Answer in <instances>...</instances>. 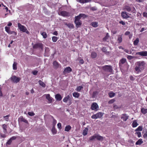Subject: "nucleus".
Masks as SVG:
<instances>
[{"mask_svg":"<svg viewBox=\"0 0 147 147\" xmlns=\"http://www.w3.org/2000/svg\"><path fill=\"white\" fill-rule=\"evenodd\" d=\"M145 65V63L143 61L137 62L135 68L136 71L138 73L141 72V70L144 69Z\"/></svg>","mask_w":147,"mask_h":147,"instance_id":"1","label":"nucleus"},{"mask_svg":"<svg viewBox=\"0 0 147 147\" xmlns=\"http://www.w3.org/2000/svg\"><path fill=\"white\" fill-rule=\"evenodd\" d=\"M95 139L98 140H103V138L102 136H101L98 134H94V136H91L89 138V140L90 141H92Z\"/></svg>","mask_w":147,"mask_h":147,"instance_id":"2","label":"nucleus"},{"mask_svg":"<svg viewBox=\"0 0 147 147\" xmlns=\"http://www.w3.org/2000/svg\"><path fill=\"white\" fill-rule=\"evenodd\" d=\"M102 68L103 70L106 72L111 73L113 71L112 67L111 65H105L102 67Z\"/></svg>","mask_w":147,"mask_h":147,"instance_id":"3","label":"nucleus"},{"mask_svg":"<svg viewBox=\"0 0 147 147\" xmlns=\"http://www.w3.org/2000/svg\"><path fill=\"white\" fill-rule=\"evenodd\" d=\"M10 79L11 81L12 82L17 83L19 82L21 78L20 77H18L15 76H13L10 78Z\"/></svg>","mask_w":147,"mask_h":147,"instance_id":"4","label":"nucleus"},{"mask_svg":"<svg viewBox=\"0 0 147 147\" xmlns=\"http://www.w3.org/2000/svg\"><path fill=\"white\" fill-rule=\"evenodd\" d=\"M90 109L92 110L97 111L98 110V105L96 103L93 102L91 105Z\"/></svg>","mask_w":147,"mask_h":147,"instance_id":"5","label":"nucleus"},{"mask_svg":"<svg viewBox=\"0 0 147 147\" xmlns=\"http://www.w3.org/2000/svg\"><path fill=\"white\" fill-rule=\"evenodd\" d=\"M103 115V114L101 112H99L96 114L92 116L91 118L93 119H97L98 118L101 117Z\"/></svg>","mask_w":147,"mask_h":147,"instance_id":"6","label":"nucleus"},{"mask_svg":"<svg viewBox=\"0 0 147 147\" xmlns=\"http://www.w3.org/2000/svg\"><path fill=\"white\" fill-rule=\"evenodd\" d=\"M124 9L128 12L131 11L134 13L135 11V9L134 7H133L131 9V8L128 5L125 6L124 7Z\"/></svg>","mask_w":147,"mask_h":147,"instance_id":"7","label":"nucleus"},{"mask_svg":"<svg viewBox=\"0 0 147 147\" xmlns=\"http://www.w3.org/2000/svg\"><path fill=\"white\" fill-rule=\"evenodd\" d=\"M43 45L42 43H37L35 44L33 46L34 49H36L38 48L40 49H42L43 48Z\"/></svg>","mask_w":147,"mask_h":147,"instance_id":"8","label":"nucleus"},{"mask_svg":"<svg viewBox=\"0 0 147 147\" xmlns=\"http://www.w3.org/2000/svg\"><path fill=\"white\" fill-rule=\"evenodd\" d=\"M44 95L45 96L46 98L48 100V103H52L54 101L53 98L50 96L49 94H45Z\"/></svg>","mask_w":147,"mask_h":147,"instance_id":"9","label":"nucleus"},{"mask_svg":"<svg viewBox=\"0 0 147 147\" xmlns=\"http://www.w3.org/2000/svg\"><path fill=\"white\" fill-rule=\"evenodd\" d=\"M63 101L65 102H67L68 101H69V105H70L72 103L71 100L70 99V96L69 95H67V96L65 97L63 99Z\"/></svg>","mask_w":147,"mask_h":147,"instance_id":"10","label":"nucleus"},{"mask_svg":"<svg viewBox=\"0 0 147 147\" xmlns=\"http://www.w3.org/2000/svg\"><path fill=\"white\" fill-rule=\"evenodd\" d=\"M136 55L142 56H147V51H142L137 52L136 53Z\"/></svg>","mask_w":147,"mask_h":147,"instance_id":"11","label":"nucleus"},{"mask_svg":"<svg viewBox=\"0 0 147 147\" xmlns=\"http://www.w3.org/2000/svg\"><path fill=\"white\" fill-rule=\"evenodd\" d=\"M86 17V15L85 14L83 13H81L79 15L76 16L75 17V20H78V21L80 20L81 18H84Z\"/></svg>","mask_w":147,"mask_h":147,"instance_id":"12","label":"nucleus"},{"mask_svg":"<svg viewBox=\"0 0 147 147\" xmlns=\"http://www.w3.org/2000/svg\"><path fill=\"white\" fill-rule=\"evenodd\" d=\"M5 31L9 34H13L15 35H17V33L14 31H11L10 30V28H5Z\"/></svg>","mask_w":147,"mask_h":147,"instance_id":"13","label":"nucleus"},{"mask_svg":"<svg viewBox=\"0 0 147 147\" xmlns=\"http://www.w3.org/2000/svg\"><path fill=\"white\" fill-rule=\"evenodd\" d=\"M129 117L126 114H124L122 115L121 118L122 119L123 121H125L128 119Z\"/></svg>","mask_w":147,"mask_h":147,"instance_id":"14","label":"nucleus"},{"mask_svg":"<svg viewBox=\"0 0 147 147\" xmlns=\"http://www.w3.org/2000/svg\"><path fill=\"white\" fill-rule=\"evenodd\" d=\"M50 49L48 47H46L45 50V56L48 57L49 56L50 53H49Z\"/></svg>","mask_w":147,"mask_h":147,"instance_id":"15","label":"nucleus"},{"mask_svg":"<svg viewBox=\"0 0 147 147\" xmlns=\"http://www.w3.org/2000/svg\"><path fill=\"white\" fill-rule=\"evenodd\" d=\"M71 71L72 69L70 67H68L65 68V69L63 73L64 74H65L67 73H69Z\"/></svg>","mask_w":147,"mask_h":147,"instance_id":"16","label":"nucleus"},{"mask_svg":"<svg viewBox=\"0 0 147 147\" xmlns=\"http://www.w3.org/2000/svg\"><path fill=\"white\" fill-rule=\"evenodd\" d=\"M55 98L57 101H60L62 98L61 95L59 94H57L55 95Z\"/></svg>","mask_w":147,"mask_h":147,"instance_id":"17","label":"nucleus"},{"mask_svg":"<svg viewBox=\"0 0 147 147\" xmlns=\"http://www.w3.org/2000/svg\"><path fill=\"white\" fill-rule=\"evenodd\" d=\"M59 15H61L63 16H67L69 14L68 12L65 11H61L59 13Z\"/></svg>","mask_w":147,"mask_h":147,"instance_id":"18","label":"nucleus"},{"mask_svg":"<svg viewBox=\"0 0 147 147\" xmlns=\"http://www.w3.org/2000/svg\"><path fill=\"white\" fill-rule=\"evenodd\" d=\"M121 16L122 17L124 18H127L129 17V16H128V14H127L126 12L125 11L122 12Z\"/></svg>","mask_w":147,"mask_h":147,"instance_id":"19","label":"nucleus"},{"mask_svg":"<svg viewBox=\"0 0 147 147\" xmlns=\"http://www.w3.org/2000/svg\"><path fill=\"white\" fill-rule=\"evenodd\" d=\"M19 119L20 120V121L23 122L25 123H28V121L25 119L22 116H21L20 117Z\"/></svg>","mask_w":147,"mask_h":147,"instance_id":"20","label":"nucleus"},{"mask_svg":"<svg viewBox=\"0 0 147 147\" xmlns=\"http://www.w3.org/2000/svg\"><path fill=\"white\" fill-rule=\"evenodd\" d=\"M143 142L142 139H139L136 143V145H140Z\"/></svg>","mask_w":147,"mask_h":147,"instance_id":"21","label":"nucleus"},{"mask_svg":"<svg viewBox=\"0 0 147 147\" xmlns=\"http://www.w3.org/2000/svg\"><path fill=\"white\" fill-rule=\"evenodd\" d=\"M53 64L55 68L57 69L59 67V64L56 61H54L53 62Z\"/></svg>","mask_w":147,"mask_h":147,"instance_id":"22","label":"nucleus"},{"mask_svg":"<svg viewBox=\"0 0 147 147\" xmlns=\"http://www.w3.org/2000/svg\"><path fill=\"white\" fill-rule=\"evenodd\" d=\"M138 125V123H137L136 120H134L133 121L132 124V126L133 127H136Z\"/></svg>","mask_w":147,"mask_h":147,"instance_id":"23","label":"nucleus"},{"mask_svg":"<svg viewBox=\"0 0 147 147\" xmlns=\"http://www.w3.org/2000/svg\"><path fill=\"white\" fill-rule=\"evenodd\" d=\"M2 127L3 129V131L5 134H6L7 133V126L5 124H3L2 125Z\"/></svg>","mask_w":147,"mask_h":147,"instance_id":"24","label":"nucleus"},{"mask_svg":"<svg viewBox=\"0 0 147 147\" xmlns=\"http://www.w3.org/2000/svg\"><path fill=\"white\" fill-rule=\"evenodd\" d=\"M96 53L94 52H92L91 53V57L92 58H95L97 56Z\"/></svg>","mask_w":147,"mask_h":147,"instance_id":"25","label":"nucleus"},{"mask_svg":"<svg viewBox=\"0 0 147 147\" xmlns=\"http://www.w3.org/2000/svg\"><path fill=\"white\" fill-rule=\"evenodd\" d=\"M75 22L76 26H77V27H79V26L81 24V21L80 20H75Z\"/></svg>","mask_w":147,"mask_h":147,"instance_id":"26","label":"nucleus"},{"mask_svg":"<svg viewBox=\"0 0 147 147\" xmlns=\"http://www.w3.org/2000/svg\"><path fill=\"white\" fill-rule=\"evenodd\" d=\"M122 36L121 35H119L118 36L117 40L119 43H120L122 42Z\"/></svg>","mask_w":147,"mask_h":147,"instance_id":"27","label":"nucleus"},{"mask_svg":"<svg viewBox=\"0 0 147 147\" xmlns=\"http://www.w3.org/2000/svg\"><path fill=\"white\" fill-rule=\"evenodd\" d=\"M73 95L74 97L75 98H78L80 96V94L78 92H74L73 94Z\"/></svg>","mask_w":147,"mask_h":147,"instance_id":"28","label":"nucleus"},{"mask_svg":"<svg viewBox=\"0 0 147 147\" xmlns=\"http://www.w3.org/2000/svg\"><path fill=\"white\" fill-rule=\"evenodd\" d=\"M38 83L42 87L45 88L46 86L45 84L41 80H39L38 81Z\"/></svg>","mask_w":147,"mask_h":147,"instance_id":"29","label":"nucleus"},{"mask_svg":"<svg viewBox=\"0 0 147 147\" xmlns=\"http://www.w3.org/2000/svg\"><path fill=\"white\" fill-rule=\"evenodd\" d=\"M20 30L24 32H25L28 34L29 32L28 31L26 28H19Z\"/></svg>","mask_w":147,"mask_h":147,"instance_id":"30","label":"nucleus"},{"mask_svg":"<svg viewBox=\"0 0 147 147\" xmlns=\"http://www.w3.org/2000/svg\"><path fill=\"white\" fill-rule=\"evenodd\" d=\"M141 112L144 114H146L147 113V109L142 108L141 109Z\"/></svg>","mask_w":147,"mask_h":147,"instance_id":"31","label":"nucleus"},{"mask_svg":"<svg viewBox=\"0 0 147 147\" xmlns=\"http://www.w3.org/2000/svg\"><path fill=\"white\" fill-rule=\"evenodd\" d=\"M71 129V126L69 125L66 126L65 128V130L66 131H69Z\"/></svg>","mask_w":147,"mask_h":147,"instance_id":"32","label":"nucleus"},{"mask_svg":"<svg viewBox=\"0 0 147 147\" xmlns=\"http://www.w3.org/2000/svg\"><path fill=\"white\" fill-rule=\"evenodd\" d=\"M64 24L68 28H73L74 27L73 25L71 23H65Z\"/></svg>","mask_w":147,"mask_h":147,"instance_id":"33","label":"nucleus"},{"mask_svg":"<svg viewBox=\"0 0 147 147\" xmlns=\"http://www.w3.org/2000/svg\"><path fill=\"white\" fill-rule=\"evenodd\" d=\"M98 92H99L97 91H94L92 94V98H95L96 96L98 94Z\"/></svg>","mask_w":147,"mask_h":147,"instance_id":"34","label":"nucleus"},{"mask_svg":"<svg viewBox=\"0 0 147 147\" xmlns=\"http://www.w3.org/2000/svg\"><path fill=\"white\" fill-rule=\"evenodd\" d=\"M109 36L108 33H107L106 36L103 38V40L104 41H107V40L109 38Z\"/></svg>","mask_w":147,"mask_h":147,"instance_id":"35","label":"nucleus"},{"mask_svg":"<svg viewBox=\"0 0 147 147\" xmlns=\"http://www.w3.org/2000/svg\"><path fill=\"white\" fill-rule=\"evenodd\" d=\"M139 39L138 38H137L134 42V45H137L139 42Z\"/></svg>","mask_w":147,"mask_h":147,"instance_id":"36","label":"nucleus"},{"mask_svg":"<svg viewBox=\"0 0 147 147\" xmlns=\"http://www.w3.org/2000/svg\"><path fill=\"white\" fill-rule=\"evenodd\" d=\"M17 63L16 62H14L13 65V70H16L17 69Z\"/></svg>","mask_w":147,"mask_h":147,"instance_id":"37","label":"nucleus"},{"mask_svg":"<svg viewBox=\"0 0 147 147\" xmlns=\"http://www.w3.org/2000/svg\"><path fill=\"white\" fill-rule=\"evenodd\" d=\"M83 88L82 86H78L77 87L75 90L78 92H80L81 90Z\"/></svg>","mask_w":147,"mask_h":147,"instance_id":"38","label":"nucleus"},{"mask_svg":"<svg viewBox=\"0 0 147 147\" xmlns=\"http://www.w3.org/2000/svg\"><path fill=\"white\" fill-rule=\"evenodd\" d=\"M51 131L53 134L54 135L56 134L57 132V130L54 127H52Z\"/></svg>","mask_w":147,"mask_h":147,"instance_id":"39","label":"nucleus"},{"mask_svg":"<svg viewBox=\"0 0 147 147\" xmlns=\"http://www.w3.org/2000/svg\"><path fill=\"white\" fill-rule=\"evenodd\" d=\"M41 35L43 36L44 38H46L47 37V35L46 32H43L41 33Z\"/></svg>","mask_w":147,"mask_h":147,"instance_id":"40","label":"nucleus"},{"mask_svg":"<svg viewBox=\"0 0 147 147\" xmlns=\"http://www.w3.org/2000/svg\"><path fill=\"white\" fill-rule=\"evenodd\" d=\"M115 95V94L112 92H110L109 93V96L110 98H112Z\"/></svg>","mask_w":147,"mask_h":147,"instance_id":"41","label":"nucleus"},{"mask_svg":"<svg viewBox=\"0 0 147 147\" xmlns=\"http://www.w3.org/2000/svg\"><path fill=\"white\" fill-rule=\"evenodd\" d=\"M143 129L142 126H139L136 130L135 131H142Z\"/></svg>","mask_w":147,"mask_h":147,"instance_id":"42","label":"nucleus"},{"mask_svg":"<svg viewBox=\"0 0 147 147\" xmlns=\"http://www.w3.org/2000/svg\"><path fill=\"white\" fill-rule=\"evenodd\" d=\"M126 61V59L125 58L122 59L120 61V63L122 64L124 63Z\"/></svg>","mask_w":147,"mask_h":147,"instance_id":"43","label":"nucleus"},{"mask_svg":"<svg viewBox=\"0 0 147 147\" xmlns=\"http://www.w3.org/2000/svg\"><path fill=\"white\" fill-rule=\"evenodd\" d=\"M91 24L93 27H96L98 26V23L97 22H92Z\"/></svg>","mask_w":147,"mask_h":147,"instance_id":"44","label":"nucleus"},{"mask_svg":"<svg viewBox=\"0 0 147 147\" xmlns=\"http://www.w3.org/2000/svg\"><path fill=\"white\" fill-rule=\"evenodd\" d=\"M88 130V128H85L83 131V134L84 136H86L87 134Z\"/></svg>","mask_w":147,"mask_h":147,"instance_id":"45","label":"nucleus"},{"mask_svg":"<svg viewBox=\"0 0 147 147\" xmlns=\"http://www.w3.org/2000/svg\"><path fill=\"white\" fill-rule=\"evenodd\" d=\"M58 38L56 36H53L52 37V40L53 42H55L57 40Z\"/></svg>","mask_w":147,"mask_h":147,"instance_id":"46","label":"nucleus"},{"mask_svg":"<svg viewBox=\"0 0 147 147\" xmlns=\"http://www.w3.org/2000/svg\"><path fill=\"white\" fill-rule=\"evenodd\" d=\"M115 101V100L114 99H112L109 101L108 103L109 104L113 103Z\"/></svg>","mask_w":147,"mask_h":147,"instance_id":"47","label":"nucleus"},{"mask_svg":"<svg viewBox=\"0 0 147 147\" xmlns=\"http://www.w3.org/2000/svg\"><path fill=\"white\" fill-rule=\"evenodd\" d=\"M12 142V141L10 139H9L8 141L6 142V145H10L11 142Z\"/></svg>","mask_w":147,"mask_h":147,"instance_id":"48","label":"nucleus"},{"mask_svg":"<svg viewBox=\"0 0 147 147\" xmlns=\"http://www.w3.org/2000/svg\"><path fill=\"white\" fill-rule=\"evenodd\" d=\"M28 114L30 116H33L35 115L34 113L32 112H28Z\"/></svg>","mask_w":147,"mask_h":147,"instance_id":"49","label":"nucleus"},{"mask_svg":"<svg viewBox=\"0 0 147 147\" xmlns=\"http://www.w3.org/2000/svg\"><path fill=\"white\" fill-rule=\"evenodd\" d=\"M10 115H7L6 116H4V118H5V120L6 121H8V119H9V117Z\"/></svg>","mask_w":147,"mask_h":147,"instance_id":"50","label":"nucleus"},{"mask_svg":"<svg viewBox=\"0 0 147 147\" xmlns=\"http://www.w3.org/2000/svg\"><path fill=\"white\" fill-rule=\"evenodd\" d=\"M120 108V107H119L117 105H114L113 106V109H119Z\"/></svg>","mask_w":147,"mask_h":147,"instance_id":"51","label":"nucleus"},{"mask_svg":"<svg viewBox=\"0 0 147 147\" xmlns=\"http://www.w3.org/2000/svg\"><path fill=\"white\" fill-rule=\"evenodd\" d=\"M136 134H137L138 137V138H140L141 136V134L140 132H136Z\"/></svg>","mask_w":147,"mask_h":147,"instance_id":"52","label":"nucleus"},{"mask_svg":"<svg viewBox=\"0 0 147 147\" xmlns=\"http://www.w3.org/2000/svg\"><path fill=\"white\" fill-rule=\"evenodd\" d=\"M133 58V57L131 55H128L127 56V59L129 60H131Z\"/></svg>","mask_w":147,"mask_h":147,"instance_id":"53","label":"nucleus"},{"mask_svg":"<svg viewBox=\"0 0 147 147\" xmlns=\"http://www.w3.org/2000/svg\"><path fill=\"white\" fill-rule=\"evenodd\" d=\"M143 136L144 138H147V131L144 134Z\"/></svg>","mask_w":147,"mask_h":147,"instance_id":"54","label":"nucleus"},{"mask_svg":"<svg viewBox=\"0 0 147 147\" xmlns=\"http://www.w3.org/2000/svg\"><path fill=\"white\" fill-rule=\"evenodd\" d=\"M17 138V137L16 136H13L11 137L10 139H11L12 141L13 140H15Z\"/></svg>","mask_w":147,"mask_h":147,"instance_id":"55","label":"nucleus"},{"mask_svg":"<svg viewBox=\"0 0 147 147\" xmlns=\"http://www.w3.org/2000/svg\"><path fill=\"white\" fill-rule=\"evenodd\" d=\"M38 72V71L36 70H34L32 71V73L34 75H36Z\"/></svg>","mask_w":147,"mask_h":147,"instance_id":"56","label":"nucleus"},{"mask_svg":"<svg viewBox=\"0 0 147 147\" xmlns=\"http://www.w3.org/2000/svg\"><path fill=\"white\" fill-rule=\"evenodd\" d=\"M18 27L19 28H25V26H24L21 25V24H20V23H18Z\"/></svg>","mask_w":147,"mask_h":147,"instance_id":"57","label":"nucleus"},{"mask_svg":"<svg viewBox=\"0 0 147 147\" xmlns=\"http://www.w3.org/2000/svg\"><path fill=\"white\" fill-rule=\"evenodd\" d=\"M79 63L81 64H83L84 63V61L83 59H81L79 61Z\"/></svg>","mask_w":147,"mask_h":147,"instance_id":"58","label":"nucleus"},{"mask_svg":"<svg viewBox=\"0 0 147 147\" xmlns=\"http://www.w3.org/2000/svg\"><path fill=\"white\" fill-rule=\"evenodd\" d=\"M57 127H58V128L59 129H61V123H58L57 124Z\"/></svg>","mask_w":147,"mask_h":147,"instance_id":"59","label":"nucleus"},{"mask_svg":"<svg viewBox=\"0 0 147 147\" xmlns=\"http://www.w3.org/2000/svg\"><path fill=\"white\" fill-rule=\"evenodd\" d=\"M124 51L126 53H128V54H131V52H129V50H127V49H125L124 50Z\"/></svg>","mask_w":147,"mask_h":147,"instance_id":"60","label":"nucleus"},{"mask_svg":"<svg viewBox=\"0 0 147 147\" xmlns=\"http://www.w3.org/2000/svg\"><path fill=\"white\" fill-rule=\"evenodd\" d=\"M52 118L53 119V124L55 125L57 123V121L56 120L54 119V117H52Z\"/></svg>","mask_w":147,"mask_h":147,"instance_id":"61","label":"nucleus"},{"mask_svg":"<svg viewBox=\"0 0 147 147\" xmlns=\"http://www.w3.org/2000/svg\"><path fill=\"white\" fill-rule=\"evenodd\" d=\"M143 16L144 17L147 18V13L145 12H144L143 13Z\"/></svg>","mask_w":147,"mask_h":147,"instance_id":"62","label":"nucleus"},{"mask_svg":"<svg viewBox=\"0 0 147 147\" xmlns=\"http://www.w3.org/2000/svg\"><path fill=\"white\" fill-rule=\"evenodd\" d=\"M0 136L2 138H5L6 137V135L5 134H3L2 133H0Z\"/></svg>","mask_w":147,"mask_h":147,"instance_id":"63","label":"nucleus"},{"mask_svg":"<svg viewBox=\"0 0 147 147\" xmlns=\"http://www.w3.org/2000/svg\"><path fill=\"white\" fill-rule=\"evenodd\" d=\"M102 51L104 52H106L107 51L106 48L105 47H103L102 49Z\"/></svg>","mask_w":147,"mask_h":147,"instance_id":"64","label":"nucleus"}]
</instances>
